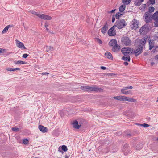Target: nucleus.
I'll list each match as a JSON object with an SVG mask.
<instances>
[{
  "label": "nucleus",
  "instance_id": "nucleus-1",
  "mask_svg": "<svg viewBox=\"0 0 158 158\" xmlns=\"http://www.w3.org/2000/svg\"><path fill=\"white\" fill-rule=\"evenodd\" d=\"M147 38L143 37L141 39H138L136 40V43L138 44L137 48L134 50L133 52L135 53V55L137 56L140 55L142 52V50L146 43Z\"/></svg>",
  "mask_w": 158,
  "mask_h": 158
},
{
  "label": "nucleus",
  "instance_id": "nucleus-2",
  "mask_svg": "<svg viewBox=\"0 0 158 158\" xmlns=\"http://www.w3.org/2000/svg\"><path fill=\"white\" fill-rule=\"evenodd\" d=\"M81 89L84 92H90L94 91L96 92L102 91V89L101 88L96 87L95 86H82Z\"/></svg>",
  "mask_w": 158,
  "mask_h": 158
},
{
  "label": "nucleus",
  "instance_id": "nucleus-3",
  "mask_svg": "<svg viewBox=\"0 0 158 158\" xmlns=\"http://www.w3.org/2000/svg\"><path fill=\"white\" fill-rule=\"evenodd\" d=\"M127 25L125 20L122 19L117 20L115 23L114 27H117L118 29H121Z\"/></svg>",
  "mask_w": 158,
  "mask_h": 158
},
{
  "label": "nucleus",
  "instance_id": "nucleus-4",
  "mask_svg": "<svg viewBox=\"0 0 158 158\" xmlns=\"http://www.w3.org/2000/svg\"><path fill=\"white\" fill-rule=\"evenodd\" d=\"M134 49L128 47H124L121 49L122 53L125 56H129L133 53Z\"/></svg>",
  "mask_w": 158,
  "mask_h": 158
},
{
  "label": "nucleus",
  "instance_id": "nucleus-5",
  "mask_svg": "<svg viewBox=\"0 0 158 158\" xmlns=\"http://www.w3.org/2000/svg\"><path fill=\"white\" fill-rule=\"evenodd\" d=\"M121 42L123 44L127 46H129L131 44V40L128 37L126 36L122 38Z\"/></svg>",
  "mask_w": 158,
  "mask_h": 158
},
{
  "label": "nucleus",
  "instance_id": "nucleus-6",
  "mask_svg": "<svg viewBox=\"0 0 158 158\" xmlns=\"http://www.w3.org/2000/svg\"><path fill=\"white\" fill-rule=\"evenodd\" d=\"M149 30L148 25L145 24L143 26L139 29V32L141 35H144Z\"/></svg>",
  "mask_w": 158,
  "mask_h": 158
},
{
  "label": "nucleus",
  "instance_id": "nucleus-7",
  "mask_svg": "<svg viewBox=\"0 0 158 158\" xmlns=\"http://www.w3.org/2000/svg\"><path fill=\"white\" fill-rule=\"evenodd\" d=\"M149 13V12H146L145 13V21L147 23H150L152 19L151 14Z\"/></svg>",
  "mask_w": 158,
  "mask_h": 158
},
{
  "label": "nucleus",
  "instance_id": "nucleus-8",
  "mask_svg": "<svg viewBox=\"0 0 158 158\" xmlns=\"http://www.w3.org/2000/svg\"><path fill=\"white\" fill-rule=\"evenodd\" d=\"M132 88L133 87L132 86L124 87L123 88L121 89V92L122 94L126 95L130 94H131V91H126V90L128 89H132Z\"/></svg>",
  "mask_w": 158,
  "mask_h": 158
},
{
  "label": "nucleus",
  "instance_id": "nucleus-9",
  "mask_svg": "<svg viewBox=\"0 0 158 158\" xmlns=\"http://www.w3.org/2000/svg\"><path fill=\"white\" fill-rule=\"evenodd\" d=\"M132 28L135 30L139 28V21L135 19H134L132 22Z\"/></svg>",
  "mask_w": 158,
  "mask_h": 158
},
{
  "label": "nucleus",
  "instance_id": "nucleus-10",
  "mask_svg": "<svg viewBox=\"0 0 158 158\" xmlns=\"http://www.w3.org/2000/svg\"><path fill=\"white\" fill-rule=\"evenodd\" d=\"M38 17L42 19L46 20H50L52 19L50 16L44 14H40Z\"/></svg>",
  "mask_w": 158,
  "mask_h": 158
},
{
  "label": "nucleus",
  "instance_id": "nucleus-11",
  "mask_svg": "<svg viewBox=\"0 0 158 158\" xmlns=\"http://www.w3.org/2000/svg\"><path fill=\"white\" fill-rule=\"evenodd\" d=\"M115 27L114 26L110 29L108 32V33L109 36H113L115 35L116 33L115 31H114Z\"/></svg>",
  "mask_w": 158,
  "mask_h": 158
},
{
  "label": "nucleus",
  "instance_id": "nucleus-12",
  "mask_svg": "<svg viewBox=\"0 0 158 158\" xmlns=\"http://www.w3.org/2000/svg\"><path fill=\"white\" fill-rule=\"evenodd\" d=\"M17 46L21 48L26 49V48L24 46L23 44L18 40H16Z\"/></svg>",
  "mask_w": 158,
  "mask_h": 158
},
{
  "label": "nucleus",
  "instance_id": "nucleus-13",
  "mask_svg": "<svg viewBox=\"0 0 158 158\" xmlns=\"http://www.w3.org/2000/svg\"><path fill=\"white\" fill-rule=\"evenodd\" d=\"M108 29V25L107 22H106L105 25L101 29V32L103 34L105 33Z\"/></svg>",
  "mask_w": 158,
  "mask_h": 158
},
{
  "label": "nucleus",
  "instance_id": "nucleus-14",
  "mask_svg": "<svg viewBox=\"0 0 158 158\" xmlns=\"http://www.w3.org/2000/svg\"><path fill=\"white\" fill-rule=\"evenodd\" d=\"M73 127L77 129H79L81 126V125H79L77 121H75L72 123Z\"/></svg>",
  "mask_w": 158,
  "mask_h": 158
},
{
  "label": "nucleus",
  "instance_id": "nucleus-15",
  "mask_svg": "<svg viewBox=\"0 0 158 158\" xmlns=\"http://www.w3.org/2000/svg\"><path fill=\"white\" fill-rule=\"evenodd\" d=\"M39 129L42 132L45 133L47 131V128L42 125H39Z\"/></svg>",
  "mask_w": 158,
  "mask_h": 158
},
{
  "label": "nucleus",
  "instance_id": "nucleus-16",
  "mask_svg": "<svg viewBox=\"0 0 158 158\" xmlns=\"http://www.w3.org/2000/svg\"><path fill=\"white\" fill-rule=\"evenodd\" d=\"M105 56L109 59L112 60L113 57L110 52H109L107 51L105 54Z\"/></svg>",
  "mask_w": 158,
  "mask_h": 158
},
{
  "label": "nucleus",
  "instance_id": "nucleus-17",
  "mask_svg": "<svg viewBox=\"0 0 158 158\" xmlns=\"http://www.w3.org/2000/svg\"><path fill=\"white\" fill-rule=\"evenodd\" d=\"M117 44V41L116 40L113 39L111 40L109 43L110 46H114Z\"/></svg>",
  "mask_w": 158,
  "mask_h": 158
},
{
  "label": "nucleus",
  "instance_id": "nucleus-18",
  "mask_svg": "<svg viewBox=\"0 0 158 158\" xmlns=\"http://www.w3.org/2000/svg\"><path fill=\"white\" fill-rule=\"evenodd\" d=\"M120 48V46L117 44H116L115 45H114V46L113 47L112 50L114 52H115L118 51L119 49Z\"/></svg>",
  "mask_w": 158,
  "mask_h": 158
},
{
  "label": "nucleus",
  "instance_id": "nucleus-19",
  "mask_svg": "<svg viewBox=\"0 0 158 158\" xmlns=\"http://www.w3.org/2000/svg\"><path fill=\"white\" fill-rule=\"evenodd\" d=\"M6 70L8 71H14L16 70H20V68H7Z\"/></svg>",
  "mask_w": 158,
  "mask_h": 158
},
{
  "label": "nucleus",
  "instance_id": "nucleus-20",
  "mask_svg": "<svg viewBox=\"0 0 158 158\" xmlns=\"http://www.w3.org/2000/svg\"><path fill=\"white\" fill-rule=\"evenodd\" d=\"M122 60L124 61H127L129 62L130 61V57L129 56H124L122 58Z\"/></svg>",
  "mask_w": 158,
  "mask_h": 158
},
{
  "label": "nucleus",
  "instance_id": "nucleus-21",
  "mask_svg": "<svg viewBox=\"0 0 158 158\" xmlns=\"http://www.w3.org/2000/svg\"><path fill=\"white\" fill-rule=\"evenodd\" d=\"M144 0H136L135 2V4L137 6H139L141 5L142 2Z\"/></svg>",
  "mask_w": 158,
  "mask_h": 158
},
{
  "label": "nucleus",
  "instance_id": "nucleus-22",
  "mask_svg": "<svg viewBox=\"0 0 158 158\" xmlns=\"http://www.w3.org/2000/svg\"><path fill=\"white\" fill-rule=\"evenodd\" d=\"M152 18L154 20L158 19V11H157L155 13L152 15Z\"/></svg>",
  "mask_w": 158,
  "mask_h": 158
},
{
  "label": "nucleus",
  "instance_id": "nucleus-23",
  "mask_svg": "<svg viewBox=\"0 0 158 158\" xmlns=\"http://www.w3.org/2000/svg\"><path fill=\"white\" fill-rule=\"evenodd\" d=\"M126 6L125 5H122L119 8V11L121 12H123L125 10Z\"/></svg>",
  "mask_w": 158,
  "mask_h": 158
},
{
  "label": "nucleus",
  "instance_id": "nucleus-24",
  "mask_svg": "<svg viewBox=\"0 0 158 158\" xmlns=\"http://www.w3.org/2000/svg\"><path fill=\"white\" fill-rule=\"evenodd\" d=\"M46 51L47 52L49 51H52L53 50V47L51 46H46L45 47Z\"/></svg>",
  "mask_w": 158,
  "mask_h": 158
},
{
  "label": "nucleus",
  "instance_id": "nucleus-25",
  "mask_svg": "<svg viewBox=\"0 0 158 158\" xmlns=\"http://www.w3.org/2000/svg\"><path fill=\"white\" fill-rule=\"evenodd\" d=\"M127 97L125 96H121L120 101H127Z\"/></svg>",
  "mask_w": 158,
  "mask_h": 158
},
{
  "label": "nucleus",
  "instance_id": "nucleus-26",
  "mask_svg": "<svg viewBox=\"0 0 158 158\" xmlns=\"http://www.w3.org/2000/svg\"><path fill=\"white\" fill-rule=\"evenodd\" d=\"M155 8L153 7H151L149 8L148 11L147 12H149L150 14H151V13L154 11Z\"/></svg>",
  "mask_w": 158,
  "mask_h": 158
},
{
  "label": "nucleus",
  "instance_id": "nucleus-27",
  "mask_svg": "<svg viewBox=\"0 0 158 158\" xmlns=\"http://www.w3.org/2000/svg\"><path fill=\"white\" fill-rule=\"evenodd\" d=\"M127 101L131 102H135L136 101L135 99L131 98H127Z\"/></svg>",
  "mask_w": 158,
  "mask_h": 158
},
{
  "label": "nucleus",
  "instance_id": "nucleus-28",
  "mask_svg": "<svg viewBox=\"0 0 158 158\" xmlns=\"http://www.w3.org/2000/svg\"><path fill=\"white\" fill-rule=\"evenodd\" d=\"M25 64V62L24 61L21 60H18L17 61L16 63V64Z\"/></svg>",
  "mask_w": 158,
  "mask_h": 158
},
{
  "label": "nucleus",
  "instance_id": "nucleus-29",
  "mask_svg": "<svg viewBox=\"0 0 158 158\" xmlns=\"http://www.w3.org/2000/svg\"><path fill=\"white\" fill-rule=\"evenodd\" d=\"M61 148L64 152H66L68 150L66 146L64 145H62L61 146Z\"/></svg>",
  "mask_w": 158,
  "mask_h": 158
},
{
  "label": "nucleus",
  "instance_id": "nucleus-30",
  "mask_svg": "<svg viewBox=\"0 0 158 158\" xmlns=\"http://www.w3.org/2000/svg\"><path fill=\"white\" fill-rule=\"evenodd\" d=\"M8 29V27L6 26L5 27L2 32V34H4L6 32Z\"/></svg>",
  "mask_w": 158,
  "mask_h": 158
},
{
  "label": "nucleus",
  "instance_id": "nucleus-31",
  "mask_svg": "<svg viewBox=\"0 0 158 158\" xmlns=\"http://www.w3.org/2000/svg\"><path fill=\"white\" fill-rule=\"evenodd\" d=\"M30 12L31 13L35 15H36L38 17V16L40 15V14H38L37 12H36L33 10L31 11Z\"/></svg>",
  "mask_w": 158,
  "mask_h": 158
},
{
  "label": "nucleus",
  "instance_id": "nucleus-32",
  "mask_svg": "<svg viewBox=\"0 0 158 158\" xmlns=\"http://www.w3.org/2000/svg\"><path fill=\"white\" fill-rule=\"evenodd\" d=\"M138 125L143 126L145 127H147L149 126V125L146 123H143V124H138Z\"/></svg>",
  "mask_w": 158,
  "mask_h": 158
},
{
  "label": "nucleus",
  "instance_id": "nucleus-33",
  "mask_svg": "<svg viewBox=\"0 0 158 158\" xmlns=\"http://www.w3.org/2000/svg\"><path fill=\"white\" fill-rule=\"evenodd\" d=\"M12 130L15 132H18L19 131V129L17 127H13L12 128Z\"/></svg>",
  "mask_w": 158,
  "mask_h": 158
},
{
  "label": "nucleus",
  "instance_id": "nucleus-34",
  "mask_svg": "<svg viewBox=\"0 0 158 158\" xmlns=\"http://www.w3.org/2000/svg\"><path fill=\"white\" fill-rule=\"evenodd\" d=\"M122 14H120L119 12H118L116 14L115 17L117 19H119V16L120 15H121Z\"/></svg>",
  "mask_w": 158,
  "mask_h": 158
},
{
  "label": "nucleus",
  "instance_id": "nucleus-35",
  "mask_svg": "<svg viewBox=\"0 0 158 158\" xmlns=\"http://www.w3.org/2000/svg\"><path fill=\"white\" fill-rule=\"evenodd\" d=\"M155 22H154L155 27H158V19L155 20Z\"/></svg>",
  "mask_w": 158,
  "mask_h": 158
},
{
  "label": "nucleus",
  "instance_id": "nucleus-36",
  "mask_svg": "<svg viewBox=\"0 0 158 158\" xmlns=\"http://www.w3.org/2000/svg\"><path fill=\"white\" fill-rule=\"evenodd\" d=\"M129 147L128 144H125L123 147V149L124 151H125L127 148Z\"/></svg>",
  "mask_w": 158,
  "mask_h": 158
},
{
  "label": "nucleus",
  "instance_id": "nucleus-37",
  "mask_svg": "<svg viewBox=\"0 0 158 158\" xmlns=\"http://www.w3.org/2000/svg\"><path fill=\"white\" fill-rule=\"evenodd\" d=\"M95 40L99 44H101L102 43V41L99 39L98 38H96Z\"/></svg>",
  "mask_w": 158,
  "mask_h": 158
},
{
  "label": "nucleus",
  "instance_id": "nucleus-38",
  "mask_svg": "<svg viewBox=\"0 0 158 158\" xmlns=\"http://www.w3.org/2000/svg\"><path fill=\"white\" fill-rule=\"evenodd\" d=\"M123 2L126 4H129L131 0H123Z\"/></svg>",
  "mask_w": 158,
  "mask_h": 158
},
{
  "label": "nucleus",
  "instance_id": "nucleus-39",
  "mask_svg": "<svg viewBox=\"0 0 158 158\" xmlns=\"http://www.w3.org/2000/svg\"><path fill=\"white\" fill-rule=\"evenodd\" d=\"M28 142H29V141H28V140L27 139H24L23 140V143L24 144H27L28 143Z\"/></svg>",
  "mask_w": 158,
  "mask_h": 158
},
{
  "label": "nucleus",
  "instance_id": "nucleus-40",
  "mask_svg": "<svg viewBox=\"0 0 158 158\" xmlns=\"http://www.w3.org/2000/svg\"><path fill=\"white\" fill-rule=\"evenodd\" d=\"M150 4L153 5L155 4V0H149V1Z\"/></svg>",
  "mask_w": 158,
  "mask_h": 158
},
{
  "label": "nucleus",
  "instance_id": "nucleus-41",
  "mask_svg": "<svg viewBox=\"0 0 158 158\" xmlns=\"http://www.w3.org/2000/svg\"><path fill=\"white\" fill-rule=\"evenodd\" d=\"M125 136L127 138H129L131 137V135L130 133H127L125 134Z\"/></svg>",
  "mask_w": 158,
  "mask_h": 158
},
{
  "label": "nucleus",
  "instance_id": "nucleus-42",
  "mask_svg": "<svg viewBox=\"0 0 158 158\" xmlns=\"http://www.w3.org/2000/svg\"><path fill=\"white\" fill-rule=\"evenodd\" d=\"M120 97L121 96H114V98L115 99L120 100Z\"/></svg>",
  "mask_w": 158,
  "mask_h": 158
},
{
  "label": "nucleus",
  "instance_id": "nucleus-43",
  "mask_svg": "<svg viewBox=\"0 0 158 158\" xmlns=\"http://www.w3.org/2000/svg\"><path fill=\"white\" fill-rule=\"evenodd\" d=\"M5 50L2 48H0V53H3L5 52Z\"/></svg>",
  "mask_w": 158,
  "mask_h": 158
},
{
  "label": "nucleus",
  "instance_id": "nucleus-44",
  "mask_svg": "<svg viewBox=\"0 0 158 158\" xmlns=\"http://www.w3.org/2000/svg\"><path fill=\"white\" fill-rule=\"evenodd\" d=\"M143 148V146L142 145H141V146H139V147H138L137 146L136 147V149L137 150H139Z\"/></svg>",
  "mask_w": 158,
  "mask_h": 158
},
{
  "label": "nucleus",
  "instance_id": "nucleus-45",
  "mask_svg": "<svg viewBox=\"0 0 158 158\" xmlns=\"http://www.w3.org/2000/svg\"><path fill=\"white\" fill-rule=\"evenodd\" d=\"M28 56V55L27 54H24L23 55V57L24 58H26Z\"/></svg>",
  "mask_w": 158,
  "mask_h": 158
},
{
  "label": "nucleus",
  "instance_id": "nucleus-46",
  "mask_svg": "<svg viewBox=\"0 0 158 158\" xmlns=\"http://www.w3.org/2000/svg\"><path fill=\"white\" fill-rule=\"evenodd\" d=\"M41 74L42 75H48L49 74V73H47V72L42 73Z\"/></svg>",
  "mask_w": 158,
  "mask_h": 158
},
{
  "label": "nucleus",
  "instance_id": "nucleus-47",
  "mask_svg": "<svg viewBox=\"0 0 158 158\" xmlns=\"http://www.w3.org/2000/svg\"><path fill=\"white\" fill-rule=\"evenodd\" d=\"M153 47H154L153 45L150 44V46H149V49L150 50L152 49L153 48Z\"/></svg>",
  "mask_w": 158,
  "mask_h": 158
},
{
  "label": "nucleus",
  "instance_id": "nucleus-48",
  "mask_svg": "<svg viewBox=\"0 0 158 158\" xmlns=\"http://www.w3.org/2000/svg\"><path fill=\"white\" fill-rule=\"evenodd\" d=\"M115 20V18L114 17V16H113L112 18V21L113 23L114 22Z\"/></svg>",
  "mask_w": 158,
  "mask_h": 158
},
{
  "label": "nucleus",
  "instance_id": "nucleus-49",
  "mask_svg": "<svg viewBox=\"0 0 158 158\" xmlns=\"http://www.w3.org/2000/svg\"><path fill=\"white\" fill-rule=\"evenodd\" d=\"M48 26V25L46 23L45 25V27H46V30H48L49 29L47 28V27Z\"/></svg>",
  "mask_w": 158,
  "mask_h": 158
},
{
  "label": "nucleus",
  "instance_id": "nucleus-50",
  "mask_svg": "<svg viewBox=\"0 0 158 158\" xmlns=\"http://www.w3.org/2000/svg\"><path fill=\"white\" fill-rule=\"evenodd\" d=\"M124 65H126V66H127V65H128V63L127 62H125L124 63Z\"/></svg>",
  "mask_w": 158,
  "mask_h": 158
},
{
  "label": "nucleus",
  "instance_id": "nucleus-51",
  "mask_svg": "<svg viewBox=\"0 0 158 158\" xmlns=\"http://www.w3.org/2000/svg\"><path fill=\"white\" fill-rule=\"evenodd\" d=\"M101 68L103 70H105L106 69V67L104 66H101Z\"/></svg>",
  "mask_w": 158,
  "mask_h": 158
},
{
  "label": "nucleus",
  "instance_id": "nucleus-52",
  "mask_svg": "<svg viewBox=\"0 0 158 158\" xmlns=\"http://www.w3.org/2000/svg\"><path fill=\"white\" fill-rule=\"evenodd\" d=\"M146 119H147L148 121H149L150 120V118L149 117H147Z\"/></svg>",
  "mask_w": 158,
  "mask_h": 158
},
{
  "label": "nucleus",
  "instance_id": "nucleus-53",
  "mask_svg": "<svg viewBox=\"0 0 158 158\" xmlns=\"http://www.w3.org/2000/svg\"><path fill=\"white\" fill-rule=\"evenodd\" d=\"M6 27H8V28L9 29L10 27H12V26L10 25H8L6 26Z\"/></svg>",
  "mask_w": 158,
  "mask_h": 158
},
{
  "label": "nucleus",
  "instance_id": "nucleus-54",
  "mask_svg": "<svg viewBox=\"0 0 158 158\" xmlns=\"http://www.w3.org/2000/svg\"><path fill=\"white\" fill-rule=\"evenodd\" d=\"M115 10L114 9L113 10H112L111 11H110V13H113L115 11Z\"/></svg>",
  "mask_w": 158,
  "mask_h": 158
},
{
  "label": "nucleus",
  "instance_id": "nucleus-55",
  "mask_svg": "<svg viewBox=\"0 0 158 158\" xmlns=\"http://www.w3.org/2000/svg\"><path fill=\"white\" fill-rule=\"evenodd\" d=\"M155 64V63L154 62H151V65L152 66H153Z\"/></svg>",
  "mask_w": 158,
  "mask_h": 158
},
{
  "label": "nucleus",
  "instance_id": "nucleus-56",
  "mask_svg": "<svg viewBox=\"0 0 158 158\" xmlns=\"http://www.w3.org/2000/svg\"><path fill=\"white\" fill-rule=\"evenodd\" d=\"M146 4H144L143 5V7L144 8H145L146 7Z\"/></svg>",
  "mask_w": 158,
  "mask_h": 158
},
{
  "label": "nucleus",
  "instance_id": "nucleus-57",
  "mask_svg": "<svg viewBox=\"0 0 158 158\" xmlns=\"http://www.w3.org/2000/svg\"><path fill=\"white\" fill-rule=\"evenodd\" d=\"M60 147L59 148V149H58V150L60 152H61V151H60Z\"/></svg>",
  "mask_w": 158,
  "mask_h": 158
},
{
  "label": "nucleus",
  "instance_id": "nucleus-58",
  "mask_svg": "<svg viewBox=\"0 0 158 158\" xmlns=\"http://www.w3.org/2000/svg\"><path fill=\"white\" fill-rule=\"evenodd\" d=\"M17 62V61H14V63L15 64H16V62Z\"/></svg>",
  "mask_w": 158,
  "mask_h": 158
},
{
  "label": "nucleus",
  "instance_id": "nucleus-59",
  "mask_svg": "<svg viewBox=\"0 0 158 158\" xmlns=\"http://www.w3.org/2000/svg\"><path fill=\"white\" fill-rule=\"evenodd\" d=\"M147 54H148V53H147V52H145V53H144V55H145V56H146V55H147Z\"/></svg>",
  "mask_w": 158,
  "mask_h": 158
},
{
  "label": "nucleus",
  "instance_id": "nucleus-60",
  "mask_svg": "<svg viewBox=\"0 0 158 158\" xmlns=\"http://www.w3.org/2000/svg\"><path fill=\"white\" fill-rule=\"evenodd\" d=\"M153 52H155V50H153Z\"/></svg>",
  "mask_w": 158,
  "mask_h": 158
},
{
  "label": "nucleus",
  "instance_id": "nucleus-61",
  "mask_svg": "<svg viewBox=\"0 0 158 158\" xmlns=\"http://www.w3.org/2000/svg\"><path fill=\"white\" fill-rule=\"evenodd\" d=\"M158 47V46H157V47H156V48Z\"/></svg>",
  "mask_w": 158,
  "mask_h": 158
},
{
  "label": "nucleus",
  "instance_id": "nucleus-62",
  "mask_svg": "<svg viewBox=\"0 0 158 158\" xmlns=\"http://www.w3.org/2000/svg\"><path fill=\"white\" fill-rule=\"evenodd\" d=\"M158 47V46H157V47H156V48Z\"/></svg>",
  "mask_w": 158,
  "mask_h": 158
},
{
  "label": "nucleus",
  "instance_id": "nucleus-63",
  "mask_svg": "<svg viewBox=\"0 0 158 158\" xmlns=\"http://www.w3.org/2000/svg\"><path fill=\"white\" fill-rule=\"evenodd\" d=\"M158 47V46H157V47H156V48Z\"/></svg>",
  "mask_w": 158,
  "mask_h": 158
},
{
  "label": "nucleus",
  "instance_id": "nucleus-64",
  "mask_svg": "<svg viewBox=\"0 0 158 158\" xmlns=\"http://www.w3.org/2000/svg\"><path fill=\"white\" fill-rule=\"evenodd\" d=\"M157 140H158V138H157Z\"/></svg>",
  "mask_w": 158,
  "mask_h": 158
}]
</instances>
